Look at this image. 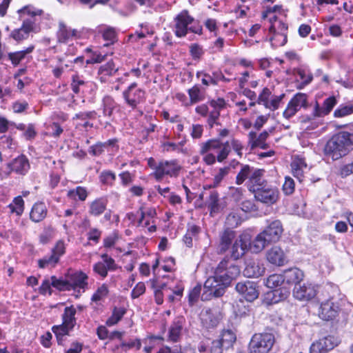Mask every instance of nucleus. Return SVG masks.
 I'll return each instance as SVG.
<instances>
[{
	"label": "nucleus",
	"instance_id": "obj_1",
	"mask_svg": "<svg viewBox=\"0 0 353 353\" xmlns=\"http://www.w3.org/2000/svg\"><path fill=\"white\" fill-rule=\"evenodd\" d=\"M251 240L248 234H240L236 238L234 231L226 229L220 235V243L219 245V252L224 253L230 248V256L237 260L242 257L248 246L250 247Z\"/></svg>",
	"mask_w": 353,
	"mask_h": 353
},
{
	"label": "nucleus",
	"instance_id": "obj_2",
	"mask_svg": "<svg viewBox=\"0 0 353 353\" xmlns=\"http://www.w3.org/2000/svg\"><path fill=\"white\" fill-rule=\"evenodd\" d=\"M353 145V134L340 132L334 134L326 143L325 154L332 160H337L346 155Z\"/></svg>",
	"mask_w": 353,
	"mask_h": 353
},
{
	"label": "nucleus",
	"instance_id": "obj_3",
	"mask_svg": "<svg viewBox=\"0 0 353 353\" xmlns=\"http://www.w3.org/2000/svg\"><path fill=\"white\" fill-rule=\"evenodd\" d=\"M283 232L281 222L279 220L272 221L264 230L260 232L251 242L250 250L259 253L268 245L277 242Z\"/></svg>",
	"mask_w": 353,
	"mask_h": 353
},
{
	"label": "nucleus",
	"instance_id": "obj_4",
	"mask_svg": "<svg viewBox=\"0 0 353 353\" xmlns=\"http://www.w3.org/2000/svg\"><path fill=\"white\" fill-rule=\"evenodd\" d=\"M173 23L172 30L177 37H185L188 32L199 35L203 34L202 26L195 22L194 17L190 15L187 10L179 12L174 18Z\"/></svg>",
	"mask_w": 353,
	"mask_h": 353
},
{
	"label": "nucleus",
	"instance_id": "obj_5",
	"mask_svg": "<svg viewBox=\"0 0 353 353\" xmlns=\"http://www.w3.org/2000/svg\"><path fill=\"white\" fill-rule=\"evenodd\" d=\"M274 342V336L271 333L255 334L249 343L250 353H270Z\"/></svg>",
	"mask_w": 353,
	"mask_h": 353
},
{
	"label": "nucleus",
	"instance_id": "obj_6",
	"mask_svg": "<svg viewBox=\"0 0 353 353\" xmlns=\"http://www.w3.org/2000/svg\"><path fill=\"white\" fill-rule=\"evenodd\" d=\"M215 275L222 282L229 286L233 279H235L240 274L239 266L228 259H224L217 265L214 270Z\"/></svg>",
	"mask_w": 353,
	"mask_h": 353
},
{
	"label": "nucleus",
	"instance_id": "obj_7",
	"mask_svg": "<svg viewBox=\"0 0 353 353\" xmlns=\"http://www.w3.org/2000/svg\"><path fill=\"white\" fill-rule=\"evenodd\" d=\"M43 10L31 5L23 7V39L24 34L30 32H37L38 18L43 14Z\"/></svg>",
	"mask_w": 353,
	"mask_h": 353
},
{
	"label": "nucleus",
	"instance_id": "obj_8",
	"mask_svg": "<svg viewBox=\"0 0 353 353\" xmlns=\"http://www.w3.org/2000/svg\"><path fill=\"white\" fill-rule=\"evenodd\" d=\"M210 150H219L216 159L219 162H223L227 159L231 152V145L228 141L221 143L219 140L211 139L201 145L200 153L204 154Z\"/></svg>",
	"mask_w": 353,
	"mask_h": 353
},
{
	"label": "nucleus",
	"instance_id": "obj_9",
	"mask_svg": "<svg viewBox=\"0 0 353 353\" xmlns=\"http://www.w3.org/2000/svg\"><path fill=\"white\" fill-rule=\"evenodd\" d=\"M255 199L268 205H271L277 202L279 198V189L274 186L265 184L260 188L252 189Z\"/></svg>",
	"mask_w": 353,
	"mask_h": 353
},
{
	"label": "nucleus",
	"instance_id": "obj_10",
	"mask_svg": "<svg viewBox=\"0 0 353 353\" xmlns=\"http://www.w3.org/2000/svg\"><path fill=\"white\" fill-rule=\"evenodd\" d=\"M181 168L176 160H161L157 171H154L152 175L157 181H161L165 175L176 176Z\"/></svg>",
	"mask_w": 353,
	"mask_h": 353
},
{
	"label": "nucleus",
	"instance_id": "obj_11",
	"mask_svg": "<svg viewBox=\"0 0 353 353\" xmlns=\"http://www.w3.org/2000/svg\"><path fill=\"white\" fill-rule=\"evenodd\" d=\"M228 287L225 283L222 282L221 279H219L218 276L216 277L214 272V274L209 276L204 283L205 292L202 295V299L207 293L215 297H220L223 295Z\"/></svg>",
	"mask_w": 353,
	"mask_h": 353
},
{
	"label": "nucleus",
	"instance_id": "obj_12",
	"mask_svg": "<svg viewBox=\"0 0 353 353\" xmlns=\"http://www.w3.org/2000/svg\"><path fill=\"white\" fill-rule=\"evenodd\" d=\"M222 318V313L216 308L204 309L200 314L202 326L207 330L214 329L217 327Z\"/></svg>",
	"mask_w": 353,
	"mask_h": 353
},
{
	"label": "nucleus",
	"instance_id": "obj_13",
	"mask_svg": "<svg viewBox=\"0 0 353 353\" xmlns=\"http://www.w3.org/2000/svg\"><path fill=\"white\" fill-rule=\"evenodd\" d=\"M307 105V95L303 93H297L288 103L283 115L285 119H288L294 116L302 108H305Z\"/></svg>",
	"mask_w": 353,
	"mask_h": 353
},
{
	"label": "nucleus",
	"instance_id": "obj_14",
	"mask_svg": "<svg viewBox=\"0 0 353 353\" xmlns=\"http://www.w3.org/2000/svg\"><path fill=\"white\" fill-rule=\"evenodd\" d=\"M316 292V286L311 283L299 284L294 286L293 296L299 301H307L315 297Z\"/></svg>",
	"mask_w": 353,
	"mask_h": 353
},
{
	"label": "nucleus",
	"instance_id": "obj_15",
	"mask_svg": "<svg viewBox=\"0 0 353 353\" xmlns=\"http://www.w3.org/2000/svg\"><path fill=\"white\" fill-rule=\"evenodd\" d=\"M337 345L334 336H328L313 342L310 346V353H327Z\"/></svg>",
	"mask_w": 353,
	"mask_h": 353
},
{
	"label": "nucleus",
	"instance_id": "obj_16",
	"mask_svg": "<svg viewBox=\"0 0 353 353\" xmlns=\"http://www.w3.org/2000/svg\"><path fill=\"white\" fill-rule=\"evenodd\" d=\"M236 292L241 294L248 301H253L259 296L256 283L250 281L239 282L235 288Z\"/></svg>",
	"mask_w": 353,
	"mask_h": 353
},
{
	"label": "nucleus",
	"instance_id": "obj_17",
	"mask_svg": "<svg viewBox=\"0 0 353 353\" xmlns=\"http://www.w3.org/2000/svg\"><path fill=\"white\" fill-rule=\"evenodd\" d=\"M339 311L338 304L334 303L332 299H328L321 303L319 309V316L324 321H331L338 315Z\"/></svg>",
	"mask_w": 353,
	"mask_h": 353
},
{
	"label": "nucleus",
	"instance_id": "obj_18",
	"mask_svg": "<svg viewBox=\"0 0 353 353\" xmlns=\"http://www.w3.org/2000/svg\"><path fill=\"white\" fill-rule=\"evenodd\" d=\"M267 260L272 264L278 266L283 265L287 262V258L283 250L278 246H274L269 250L266 254Z\"/></svg>",
	"mask_w": 353,
	"mask_h": 353
},
{
	"label": "nucleus",
	"instance_id": "obj_19",
	"mask_svg": "<svg viewBox=\"0 0 353 353\" xmlns=\"http://www.w3.org/2000/svg\"><path fill=\"white\" fill-rule=\"evenodd\" d=\"M200 353H223L221 342L218 340L205 339L201 341L198 345Z\"/></svg>",
	"mask_w": 353,
	"mask_h": 353
},
{
	"label": "nucleus",
	"instance_id": "obj_20",
	"mask_svg": "<svg viewBox=\"0 0 353 353\" xmlns=\"http://www.w3.org/2000/svg\"><path fill=\"white\" fill-rule=\"evenodd\" d=\"M209 103L210 107L212 108V110L210 112L208 123L212 128L214 124L217 123L216 121L219 118L220 111L225 108V102L223 99L219 98L216 100H211Z\"/></svg>",
	"mask_w": 353,
	"mask_h": 353
},
{
	"label": "nucleus",
	"instance_id": "obj_21",
	"mask_svg": "<svg viewBox=\"0 0 353 353\" xmlns=\"http://www.w3.org/2000/svg\"><path fill=\"white\" fill-rule=\"evenodd\" d=\"M185 323V319L183 316H178L173 321L168 332V340L172 342H176L180 339L182 330Z\"/></svg>",
	"mask_w": 353,
	"mask_h": 353
},
{
	"label": "nucleus",
	"instance_id": "obj_22",
	"mask_svg": "<svg viewBox=\"0 0 353 353\" xmlns=\"http://www.w3.org/2000/svg\"><path fill=\"white\" fill-rule=\"evenodd\" d=\"M265 272V268L260 263L255 260H248L245 262V268L243 274L248 278H257L261 276Z\"/></svg>",
	"mask_w": 353,
	"mask_h": 353
},
{
	"label": "nucleus",
	"instance_id": "obj_23",
	"mask_svg": "<svg viewBox=\"0 0 353 353\" xmlns=\"http://www.w3.org/2000/svg\"><path fill=\"white\" fill-rule=\"evenodd\" d=\"M268 136L269 134L267 131L263 132L259 136L254 132H250L248 144L250 145V149L253 150L256 147L263 150L268 148V145L265 143V141Z\"/></svg>",
	"mask_w": 353,
	"mask_h": 353
},
{
	"label": "nucleus",
	"instance_id": "obj_24",
	"mask_svg": "<svg viewBox=\"0 0 353 353\" xmlns=\"http://www.w3.org/2000/svg\"><path fill=\"white\" fill-rule=\"evenodd\" d=\"M264 170L261 169L252 170L248 184V190L252 192V188H260L265 185V180L263 179Z\"/></svg>",
	"mask_w": 353,
	"mask_h": 353
},
{
	"label": "nucleus",
	"instance_id": "obj_25",
	"mask_svg": "<svg viewBox=\"0 0 353 353\" xmlns=\"http://www.w3.org/2000/svg\"><path fill=\"white\" fill-rule=\"evenodd\" d=\"M292 174L300 182L303 180L304 172L307 168V164L305 159L299 157H296L291 163Z\"/></svg>",
	"mask_w": 353,
	"mask_h": 353
},
{
	"label": "nucleus",
	"instance_id": "obj_26",
	"mask_svg": "<svg viewBox=\"0 0 353 353\" xmlns=\"http://www.w3.org/2000/svg\"><path fill=\"white\" fill-rule=\"evenodd\" d=\"M284 281L289 284L299 285V283L303 280L304 274L302 270L297 268H292L285 270L283 272Z\"/></svg>",
	"mask_w": 353,
	"mask_h": 353
},
{
	"label": "nucleus",
	"instance_id": "obj_27",
	"mask_svg": "<svg viewBox=\"0 0 353 353\" xmlns=\"http://www.w3.org/2000/svg\"><path fill=\"white\" fill-rule=\"evenodd\" d=\"M47 214V208L44 203H36L32 208L30 213V219L34 222L42 221Z\"/></svg>",
	"mask_w": 353,
	"mask_h": 353
},
{
	"label": "nucleus",
	"instance_id": "obj_28",
	"mask_svg": "<svg viewBox=\"0 0 353 353\" xmlns=\"http://www.w3.org/2000/svg\"><path fill=\"white\" fill-rule=\"evenodd\" d=\"M290 291L285 288H280L268 292L266 294V299L271 303H276L288 298Z\"/></svg>",
	"mask_w": 353,
	"mask_h": 353
},
{
	"label": "nucleus",
	"instance_id": "obj_29",
	"mask_svg": "<svg viewBox=\"0 0 353 353\" xmlns=\"http://www.w3.org/2000/svg\"><path fill=\"white\" fill-rule=\"evenodd\" d=\"M143 97L141 90H126L123 92V97L126 102L132 108L137 106Z\"/></svg>",
	"mask_w": 353,
	"mask_h": 353
},
{
	"label": "nucleus",
	"instance_id": "obj_30",
	"mask_svg": "<svg viewBox=\"0 0 353 353\" xmlns=\"http://www.w3.org/2000/svg\"><path fill=\"white\" fill-rule=\"evenodd\" d=\"M108 201L105 198H99L90 203L89 213L93 216L101 215L106 209Z\"/></svg>",
	"mask_w": 353,
	"mask_h": 353
},
{
	"label": "nucleus",
	"instance_id": "obj_31",
	"mask_svg": "<svg viewBox=\"0 0 353 353\" xmlns=\"http://www.w3.org/2000/svg\"><path fill=\"white\" fill-rule=\"evenodd\" d=\"M336 103V100L334 97H330L324 101L323 106L320 108L318 104L315 107V115L317 117H322L330 112Z\"/></svg>",
	"mask_w": 353,
	"mask_h": 353
},
{
	"label": "nucleus",
	"instance_id": "obj_32",
	"mask_svg": "<svg viewBox=\"0 0 353 353\" xmlns=\"http://www.w3.org/2000/svg\"><path fill=\"white\" fill-rule=\"evenodd\" d=\"M242 213L240 210H233L227 216L225 225L229 228H236L243 221Z\"/></svg>",
	"mask_w": 353,
	"mask_h": 353
},
{
	"label": "nucleus",
	"instance_id": "obj_33",
	"mask_svg": "<svg viewBox=\"0 0 353 353\" xmlns=\"http://www.w3.org/2000/svg\"><path fill=\"white\" fill-rule=\"evenodd\" d=\"M269 21L270 23V26L269 28L270 32L287 33L288 29V25L283 21L278 20L276 16L274 15L273 17H270Z\"/></svg>",
	"mask_w": 353,
	"mask_h": 353
},
{
	"label": "nucleus",
	"instance_id": "obj_34",
	"mask_svg": "<svg viewBox=\"0 0 353 353\" xmlns=\"http://www.w3.org/2000/svg\"><path fill=\"white\" fill-rule=\"evenodd\" d=\"M217 340L221 342V348L223 350L228 349L231 347L236 341V335L232 330H223L221 335V339Z\"/></svg>",
	"mask_w": 353,
	"mask_h": 353
},
{
	"label": "nucleus",
	"instance_id": "obj_35",
	"mask_svg": "<svg viewBox=\"0 0 353 353\" xmlns=\"http://www.w3.org/2000/svg\"><path fill=\"white\" fill-rule=\"evenodd\" d=\"M294 74L303 86L307 85L312 80V75L307 68H299L295 70Z\"/></svg>",
	"mask_w": 353,
	"mask_h": 353
},
{
	"label": "nucleus",
	"instance_id": "obj_36",
	"mask_svg": "<svg viewBox=\"0 0 353 353\" xmlns=\"http://www.w3.org/2000/svg\"><path fill=\"white\" fill-rule=\"evenodd\" d=\"M76 310L74 307L72 306L66 307L62 316L63 324L68 326V327L72 329L76 323V319L74 318Z\"/></svg>",
	"mask_w": 353,
	"mask_h": 353
},
{
	"label": "nucleus",
	"instance_id": "obj_37",
	"mask_svg": "<svg viewBox=\"0 0 353 353\" xmlns=\"http://www.w3.org/2000/svg\"><path fill=\"white\" fill-rule=\"evenodd\" d=\"M230 172V167H224L219 169L218 172L214 175L213 181L209 185L203 187L205 190L214 188L219 185L222 180Z\"/></svg>",
	"mask_w": 353,
	"mask_h": 353
},
{
	"label": "nucleus",
	"instance_id": "obj_38",
	"mask_svg": "<svg viewBox=\"0 0 353 353\" xmlns=\"http://www.w3.org/2000/svg\"><path fill=\"white\" fill-rule=\"evenodd\" d=\"M137 213L140 215L138 225H143V222L145 217L153 219L157 215L156 209L154 208H147L144 206L140 207Z\"/></svg>",
	"mask_w": 353,
	"mask_h": 353
},
{
	"label": "nucleus",
	"instance_id": "obj_39",
	"mask_svg": "<svg viewBox=\"0 0 353 353\" xmlns=\"http://www.w3.org/2000/svg\"><path fill=\"white\" fill-rule=\"evenodd\" d=\"M75 30L68 29L65 25H59V30L57 33L58 39L60 42H66L70 37L75 36Z\"/></svg>",
	"mask_w": 353,
	"mask_h": 353
},
{
	"label": "nucleus",
	"instance_id": "obj_40",
	"mask_svg": "<svg viewBox=\"0 0 353 353\" xmlns=\"http://www.w3.org/2000/svg\"><path fill=\"white\" fill-rule=\"evenodd\" d=\"M284 282V277L282 274H274L270 276H269L265 281V285L268 288H276L280 285H282V283Z\"/></svg>",
	"mask_w": 353,
	"mask_h": 353
},
{
	"label": "nucleus",
	"instance_id": "obj_41",
	"mask_svg": "<svg viewBox=\"0 0 353 353\" xmlns=\"http://www.w3.org/2000/svg\"><path fill=\"white\" fill-rule=\"evenodd\" d=\"M126 310L123 307H114L112 316L107 320L106 324L112 326L117 324L125 314Z\"/></svg>",
	"mask_w": 353,
	"mask_h": 353
},
{
	"label": "nucleus",
	"instance_id": "obj_42",
	"mask_svg": "<svg viewBox=\"0 0 353 353\" xmlns=\"http://www.w3.org/2000/svg\"><path fill=\"white\" fill-rule=\"evenodd\" d=\"M252 168L248 165H242L240 172L237 174L236 177V183L238 185L242 184L250 176Z\"/></svg>",
	"mask_w": 353,
	"mask_h": 353
},
{
	"label": "nucleus",
	"instance_id": "obj_43",
	"mask_svg": "<svg viewBox=\"0 0 353 353\" xmlns=\"http://www.w3.org/2000/svg\"><path fill=\"white\" fill-rule=\"evenodd\" d=\"M59 261V259L57 258L52 252L49 256H46L43 259L39 260V266L41 268L46 267H54L57 263Z\"/></svg>",
	"mask_w": 353,
	"mask_h": 353
},
{
	"label": "nucleus",
	"instance_id": "obj_44",
	"mask_svg": "<svg viewBox=\"0 0 353 353\" xmlns=\"http://www.w3.org/2000/svg\"><path fill=\"white\" fill-rule=\"evenodd\" d=\"M189 105L198 103L205 99V94L201 90H188Z\"/></svg>",
	"mask_w": 353,
	"mask_h": 353
},
{
	"label": "nucleus",
	"instance_id": "obj_45",
	"mask_svg": "<svg viewBox=\"0 0 353 353\" xmlns=\"http://www.w3.org/2000/svg\"><path fill=\"white\" fill-rule=\"evenodd\" d=\"M68 196L72 199H76L78 196L79 200L85 201L88 196V192L84 188L79 186L76 189L68 191Z\"/></svg>",
	"mask_w": 353,
	"mask_h": 353
},
{
	"label": "nucleus",
	"instance_id": "obj_46",
	"mask_svg": "<svg viewBox=\"0 0 353 353\" xmlns=\"http://www.w3.org/2000/svg\"><path fill=\"white\" fill-rule=\"evenodd\" d=\"M50 279L52 286L58 289L59 290H70L72 288V284L68 281H63L62 279H58L54 276H51Z\"/></svg>",
	"mask_w": 353,
	"mask_h": 353
},
{
	"label": "nucleus",
	"instance_id": "obj_47",
	"mask_svg": "<svg viewBox=\"0 0 353 353\" xmlns=\"http://www.w3.org/2000/svg\"><path fill=\"white\" fill-rule=\"evenodd\" d=\"M102 37L104 40L108 41V43L104 45L105 46L113 44L117 41V33L112 28H106L102 30Z\"/></svg>",
	"mask_w": 353,
	"mask_h": 353
},
{
	"label": "nucleus",
	"instance_id": "obj_48",
	"mask_svg": "<svg viewBox=\"0 0 353 353\" xmlns=\"http://www.w3.org/2000/svg\"><path fill=\"white\" fill-rule=\"evenodd\" d=\"M12 214L20 216L22 213V196L15 197L12 203L8 205Z\"/></svg>",
	"mask_w": 353,
	"mask_h": 353
},
{
	"label": "nucleus",
	"instance_id": "obj_49",
	"mask_svg": "<svg viewBox=\"0 0 353 353\" xmlns=\"http://www.w3.org/2000/svg\"><path fill=\"white\" fill-rule=\"evenodd\" d=\"M353 113V104L341 105L334 112L335 117H343Z\"/></svg>",
	"mask_w": 353,
	"mask_h": 353
},
{
	"label": "nucleus",
	"instance_id": "obj_50",
	"mask_svg": "<svg viewBox=\"0 0 353 353\" xmlns=\"http://www.w3.org/2000/svg\"><path fill=\"white\" fill-rule=\"evenodd\" d=\"M273 37L271 39L272 46L276 48L284 46L288 41L287 33H272Z\"/></svg>",
	"mask_w": 353,
	"mask_h": 353
},
{
	"label": "nucleus",
	"instance_id": "obj_51",
	"mask_svg": "<svg viewBox=\"0 0 353 353\" xmlns=\"http://www.w3.org/2000/svg\"><path fill=\"white\" fill-rule=\"evenodd\" d=\"M206 202L211 212L216 211L219 207V194L215 190L210 191L208 199Z\"/></svg>",
	"mask_w": 353,
	"mask_h": 353
},
{
	"label": "nucleus",
	"instance_id": "obj_52",
	"mask_svg": "<svg viewBox=\"0 0 353 353\" xmlns=\"http://www.w3.org/2000/svg\"><path fill=\"white\" fill-rule=\"evenodd\" d=\"M109 290L106 284H102L92 296V301L94 302L103 299L108 294Z\"/></svg>",
	"mask_w": 353,
	"mask_h": 353
},
{
	"label": "nucleus",
	"instance_id": "obj_53",
	"mask_svg": "<svg viewBox=\"0 0 353 353\" xmlns=\"http://www.w3.org/2000/svg\"><path fill=\"white\" fill-rule=\"evenodd\" d=\"M88 279V276L85 274L83 272H80L77 274L75 276V280L74 283V285H72V288H79L81 289H84L85 287L87 285L86 280Z\"/></svg>",
	"mask_w": 353,
	"mask_h": 353
},
{
	"label": "nucleus",
	"instance_id": "obj_54",
	"mask_svg": "<svg viewBox=\"0 0 353 353\" xmlns=\"http://www.w3.org/2000/svg\"><path fill=\"white\" fill-rule=\"evenodd\" d=\"M284 94H281L280 96H274L271 97L268 103L265 104V108L274 110L279 108V105L283 99Z\"/></svg>",
	"mask_w": 353,
	"mask_h": 353
},
{
	"label": "nucleus",
	"instance_id": "obj_55",
	"mask_svg": "<svg viewBox=\"0 0 353 353\" xmlns=\"http://www.w3.org/2000/svg\"><path fill=\"white\" fill-rule=\"evenodd\" d=\"M283 190L284 193L287 195L292 194L294 192V181L291 177H285V182L283 185Z\"/></svg>",
	"mask_w": 353,
	"mask_h": 353
},
{
	"label": "nucleus",
	"instance_id": "obj_56",
	"mask_svg": "<svg viewBox=\"0 0 353 353\" xmlns=\"http://www.w3.org/2000/svg\"><path fill=\"white\" fill-rule=\"evenodd\" d=\"M115 179L114 173L111 171H104L100 174V180L104 184H112Z\"/></svg>",
	"mask_w": 353,
	"mask_h": 353
},
{
	"label": "nucleus",
	"instance_id": "obj_57",
	"mask_svg": "<svg viewBox=\"0 0 353 353\" xmlns=\"http://www.w3.org/2000/svg\"><path fill=\"white\" fill-rule=\"evenodd\" d=\"M93 270L95 273L100 275L102 278H105L108 275V270L105 263L103 261H99L95 263L93 266Z\"/></svg>",
	"mask_w": 353,
	"mask_h": 353
},
{
	"label": "nucleus",
	"instance_id": "obj_58",
	"mask_svg": "<svg viewBox=\"0 0 353 353\" xmlns=\"http://www.w3.org/2000/svg\"><path fill=\"white\" fill-rule=\"evenodd\" d=\"M114 108V102L110 98L106 97L103 99V114L105 116L111 117Z\"/></svg>",
	"mask_w": 353,
	"mask_h": 353
},
{
	"label": "nucleus",
	"instance_id": "obj_59",
	"mask_svg": "<svg viewBox=\"0 0 353 353\" xmlns=\"http://www.w3.org/2000/svg\"><path fill=\"white\" fill-rule=\"evenodd\" d=\"M48 133L53 137L57 138L63 132V128L57 123H52L48 126Z\"/></svg>",
	"mask_w": 353,
	"mask_h": 353
},
{
	"label": "nucleus",
	"instance_id": "obj_60",
	"mask_svg": "<svg viewBox=\"0 0 353 353\" xmlns=\"http://www.w3.org/2000/svg\"><path fill=\"white\" fill-rule=\"evenodd\" d=\"M52 252L56 256H57L58 259H60V257L63 256L65 252V246L64 242L61 240L57 241L55 246L52 248Z\"/></svg>",
	"mask_w": 353,
	"mask_h": 353
},
{
	"label": "nucleus",
	"instance_id": "obj_61",
	"mask_svg": "<svg viewBox=\"0 0 353 353\" xmlns=\"http://www.w3.org/2000/svg\"><path fill=\"white\" fill-rule=\"evenodd\" d=\"M72 330V328L68 327V326L63 323L60 325H55L52 327V331L56 336H66Z\"/></svg>",
	"mask_w": 353,
	"mask_h": 353
},
{
	"label": "nucleus",
	"instance_id": "obj_62",
	"mask_svg": "<svg viewBox=\"0 0 353 353\" xmlns=\"http://www.w3.org/2000/svg\"><path fill=\"white\" fill-rule=\"evenodd\" d=\"M201 286L196 285L195 286L189 293L188 301L189 303L192 305L194 303L198 300L199 294L201 293Z\"/></svg>",
	"mask_w": 353,
	"mask_h": 353
},
{
	"label": "nucleus",
	"instance_id": "obj_63",
	"mask_svg": "<svg viewBox=\"0 0 353 353\" xmlns=\"http://www.w3.org/2000/svg\"><path fill=\"white\" fill-rule=\"evenodd\" d=\"M145 286L144 283L139 282L138 283L136 286L134 288L131 292V296L132 299H137L143 294L145 293Z\"/></svg>",
	"mask_w": 353,
	"mask_h": 353
},
{
	"label": "nucleus",
	"instance_id": "obj_64",
	"mask_svg": "<svg viewBox=\"0 0 353 353\" xmlns=\"http://www.w3.org/2000/svg\"><path fill=\"white\" fill-rule=\"evenodd\" d=\"M10 168L11 171L21 174L22 172V157H18L14 159L10 163Z\"/></svg>",
	"mask_w": 353,
	"mask_h": 353
}]
</instances>
